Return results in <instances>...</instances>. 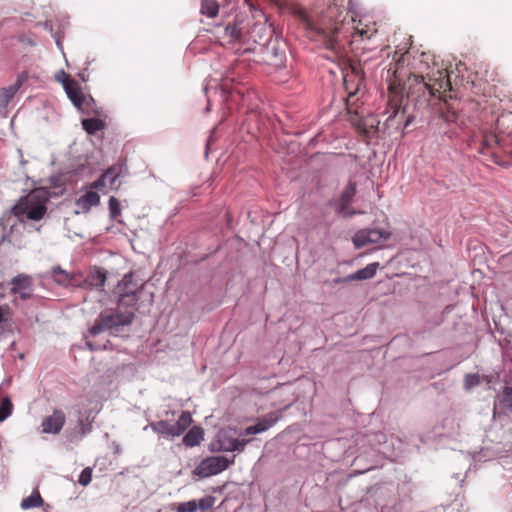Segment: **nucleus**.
I'll use <instances>...</instances> for the list:
<instances>
[{
	"label": "nucleus",
	"mask_w": 512,
	"mask_h": 512,
	"mask_svg": "<svg viewBox=\"0 0 512 512\" xmlns=\"http://www.w3.org/2000/svg\"><path fill=\"white\" fill-rule=\"evenodd\" d=\"M97 275H98V287L105 286L106 281L110 282V280H111V277H108L107 273L99 268H98Z\"/></svg>",
	"instance_id": "ea45409f"
},
{
	"label": "nucleus",
	"mask_w": 512,
	"mask_h": 512,
	"mask_svg": "<svg viewBox=\"0 0 512 512\" xmlns=\"http://www.w3.org/2000/svg\"><path fill=\"white\" fill-rule=\"evenodd\" d=\"M88 333L92 336H96V322L88 328Z\"/></svg>",
	"instance_id": "49530a36"
},
{
	"label": "nucleus",
	"mask_w": 512,
	"mask_h": 512,
	"mask_svg": "<svg viewBox=\"0 0 512 512\" xmlns=\"http://www.w3.org/2000/svg\"><path fill=\"white\" fill-rule=\"evenodd\" d=\"M139 285L133 281V274H126L122 280H117L113 293L118 297V304L136 309L139 300Z\"/></svg>",
	"instance_id": "20e7f679"
},
{
	"label": "nucleus",
	"mask_w": 512,
	"mask_h": 512,
	"mask_svg": "<svg viewBox=\"0 0 512 512\" xmlns=\"http://www.w3.org/2000/svg\"><path fill=\"white\" fill-rule=\"evenodd\" d=\"M89 100L94 103V98L90 95Z\"/></svg>",
	"instance_id": "603ef678"
},
{
	"label": "nucleus",
	"mask_w": 512,
	"mask_h": 512,
	"mask_svg": "<svg viewBox=\"0 0 512 512\" xmlns=\"http://www.w3.org/2000/svg\"><path fill=\"white\" fill-rule=\"evenodd\" d=\"M250 442V439H231L221 443L220 450L225 452H242L245 446Z\"/></svg>",
	"instance_id": "5701e85b"
},
{
	"label": "nucleus",
	"mask_w": 512,
	"mask_h": 512,
	"mask_svg": "<svg viewBox=\"0 0 512 512\" xmlns=\"http://www.w3.org/2000/svg\"><path fill=\"white\" fill-rule=\"evenodd\" d=\"M82 128L89 136L96 135V115L93 117L83 118L81 120Z\"/></svg>",
	"instance_id": "7c9ffc66"
},
{
	"label": "nucleus",
	"mask_w": 512,
	"mask_h": 512,
	"mask_svg": "<svg viewBox=\"0 0 512 512\" xmlns=\"http://www.w3.org/2000/svg\"><path fill=\"white\" fill-rule=\"evenodd\" d=\"M98 132L104 130L105 128L111 127L113 132L115 131V125L111 118L107 121V116L98 110Z\"/></svg>",
	"instance_id": "2f4dec72"
},
{
	"label": "nucleus",
	"mask_w": 512,
	"mask_h": 512,
	"mask_svg": "<svg viewBox=\"0 0 512 512\" xmlns=\"http://www.w3.org/2000/svg\"><path fill=\"white\" fill-rule=\"evenodd\" d=\"M481 383V377L479 374H467L464 379V387L469 390Z\"/></svg>",
	"instance_id": "f704fd0d"
},
{
	"label": "nucleus",
	"mask_w": 512,
	"mask_h": 512,
	"mask_svg": "<svg viewBox=\"0 0 512 512\" xmlns=\"http://www.w3.org/2000/svg\"><path fill=\"white\" fill-rule=\"evenodd\" d=\"M13 412V403L9 396H4L0 401V423L4 422Z\"/></svg>",
	"instance_id": "c85d7f7f"
},
{
	"label": "nucleus",
	"mask_w": 512,
	"mask_h": 512,
	"mask_svg": "<svg viewBox=\"0 0 512 512\" xmlns=\"http://www.w3.org/2000/svg\"><path fill=\"white\" fill-rule=\"evenodd\" d=\"M13 330L14 326L12 320L4 315L3 322H0V338L8 334H12Z\"/></svg>",
	"instance_id": "473e14b6"
},
{
	"label": "nucleus",
	"mask_w": 512,
	"mask_h": 512,
	"mask_svg": "<svg viewBox=\"0 0 512 512\" xmlns=\"http://www.w3.org/2000/svg\"><path fill=\"white\" fill-rule=\"evenodd\" d=\"M378 267H379L378 262L370 263L366 267L356 271L353 274H350L349 278L352 279L353 281L371 279L375 276Z\"/></svg>",
	"instance_id": "a211bd4d"
},
{
	"label": "nucleus",
	"mask_w": 512,
	"mask_h": 512,
	"mask_svg": "<svg viewBox=\"0 0 512 512\" xmlns=\"http://www.w3.org/2000/svg\"><path fill=\"white\" fill-rule=\"evenodd\" d=\"M8 284L12 285L10 294H18L21 300H28L31 298L33 281L30 275L23 273L18 274L17 276L13 277Z\"/></svg>",
	"instance_id": "1a4fd4ad"
},
{
	"label": "nucleus",
	"mask_w": 512,
	"mask_h": 512,
	"mask_svg": "<svg viewBox=\"0 0 512 512\" xmlns=\"http://www.w3.org/2000/svg\"><path fill=\"white\" fill-rule=\"evenodd\" d=\"M61 191L51 192L46 186H39L32 189L28 194L22 196L13 208L14 214L28 220L40 221L47 214V202L52 197H59Z\"/></svg>",
	"instance_id": "7ed1b4c3"
},
{
	"label": "nucleus",
	"mask_w": 512,
	"mask_h": 512,
	"mask_svg": "<svg viewBox=\"0 0 512 512\" xmlns=\"http://www.w3.org/2000/svg\"><path fill=\"white\" fill-rule=\"evenodd\" d=\"M501 403L509 412H512V387L504 388Z\"/></svg>",
	"instance_id": "c9c22d12"
},
{
	"label": "nucleus",
	"mask_w": 512,
	"mask_h": 512,
	"mask_svg": "<svg viewBox=\"0 0 512 512\" xmlns=\"http://www.w3.org/2000/svg\"><path fill=\"white\" fill-rule=\"evenodd\" d=\"M69 173L70 172L58 173L47 178L46 181L50 184L51 188L53 189L52 192L61 191L60 196L64 194V192L66 191V182L69 180Z\"/></svg>",
	"instance_id": "6ab92c4d"
},
{
	"label": "nucleus",
	"mask_w": 512,
	"mask_h": 512,
	"mask_svg": "<svg viewBox=\"0 0 512 512\" xmlns=\"http://www.w3.org/2000/svg\"><path fill=\"white\" fill-rule=\"evenodd\" d=\"M386 80L392 109L387 122L398 117L404 92L407 100L419 106H430L433 100L447 102L455 97L447 70L427 52L406 51L401 55L396 52L387 69Z\"/></svg>",
	"instance_id": "f257e3e1"
},
{
	"label": "nucleus",
	"mask_w": 512,
	"mask_h": 512,
	"mask_svg": "<svg viewBox=\"0 0 512 512\" xmlns=\"http://www.w3.org/2000/svg\"><path fill=\"white\" fill-rule=\"evenodd\" d=\"M192 416L188 411H183L178 420L172 424L174 436H180L191 425Z\"/></svg>",
	"instance_id": "412c9836"
},
{
	"label": "nucleus",
	"mask_w": 512,
	"mask_h": 512,
	"mask_svg": "<svg viewBox=\"0 0 512 512\" xmlns=\"http://www.w3.org/2000/svg\"><path fill=\"white\" fill-rule=\"evenodd\" d=\"M43 505H44V500H43L40 492L37 489L33 490L32 493L28 497L23 498L20 503V507L23 510L39 508V507H42Z\"/></svg>",
	"instance_id": "aec40b11"
},
{
	"label": "nucleus",
	"mask_w": 512,
	"mask_h": 512,
	"mask_svg": "<svg viewBox=\"0 0 512 512\" xmlns=\"http://www.w3.org/2000/svg\"><path fill=\"white\" fill-rule=\"evenodd\" d=\"M231 93H237L238 95L243 97V93L240 90H238L236 87L232 88Z\"/></svg>",
	"instance_id": "de8ad7c7"
},
{
	"label": "nucleus",
	"mask_w": 512,
	"mask_h": 512,
	"mask_svg": "<svg viewBox=\"0 0 512 512\" xmlns=\"http://www.w3.org/2000/svg\"><path fill=\"white\" fill-rule=\"evenodd\" d=\"M391 233L382 229H361L355 233L352 242L355 248L359 249L369 244H380L386 242Z\"/></svg>",
	"instance_id": "0eeeda50"
},
{
	"label": "nucleus",
	"mask_w": 512,
	"mask_h": 512,
	"mask_svg": "<svg viewBox=\"0 0 512 512\" xmlns=\"http://www.w3.org/2000/svg\"><path fill=\"white\" fill-rule=\"evenodd\" d=\"M78 77H79L83 82L88 81V79H89V72H88V69H87V68L82 69V70L78 73Z\"/></svg>",
	"instance_id": "a19ab883"
},
{
	"label": "nucleus",
	"mask_w": 512,
	"mask_h": 512,
	"mask_svg": "<svg viewBox=\"0 0 512 512\" xmlns=\"http://www.w3.org/2000/svg\"><path fill=\"white\" fill-rule=\"evenodd\" d=\"M234 459L235 456H233L232 459H228L226 456L207 457L200 462L193 473L201 478L217 475L233 464Z\"/></svg>",
	"instance_id": "423d86ee"
},
{
	"label": "nucleus",
	"mask_w": 512,
	"mask_h": 512,
	"mask_svg": "<svg viewBox=\"0 0 512 512\" xmlns=\"http://www.w3.org/2000/svg\"><path fill=\"white\" fill-rule=\"evenodd\" d=\"M192 416L188 411H183L178 420L172 424L174 436H180L191 425Z\"/></svg>",
	"instance_id": "4be33fe9"
},
{
	"label": "nucleus",
	"mask_w": 512,
	"mask_h": 512,
	"mask_svg": "<svg viewBox=\"0 0 512 512\" xmlns=\"http://www.w3.org/2000/svg\"><path fill=\"white\" fill-rule=\"evenodd\" d=\"M198 508L202 511L209 510L214 504V498L212 496H206L199 500Z\"/></svg>",
	"instance_id": "4c0bfd02"
},
{
	"label": "nucleus",
	"mask_w": 512,
	"mask_h": 512,
	"mask_svg": "<svg viewBox=\"0 0 512 512\" xmlns=\"http://www.w3.org/2000/svg\"><path fill=\"white\" fill-rule=\"evenodd\" d=\"M498 145V136L493 132H484L481 141L480 153L493 149Z\"/></svg>",
	"instance_id": "bb28decb"
},
{
	"label": "nucleus",
	"mask_w": 512,
	"mask_h": 512,
	"mask_svg": "<svg viewBox=\"0 0 512 512\" xmlns=\"http://www.w3.org/2000/svg\"><path fill=\"white\" fill-rule=\"evenodd\" d=\"M356 194V183L350 181L342 192L340 198L337 201V212L342 216H351L355 212L348 211L349 205L351 204Z\"/></svg>",
	"instance_id": "4468645a"
},
{
	"label": "nucleus",
	"mask_w": 512,
	"mask_h": 512,
	"mask_svg": "<svg viewBox=\"0 0 512 512\" xmlns=\"http://www.w3.org/2000/svg\"><path fill=\"white\" fill-rule=\"evenodd\" d=\"M83 342H84V345L89 348V350H91V351L96 350V345L94 344V342L87 340L85 336H84Z\"/></svg>",
	"instance_id": "37998d69"
},
{
	"label": "nucleus",
	"mask_w": 512,
	"mask_h": 512,
	"mask_svg": "<svg viewBox=\"0 0 512 512\" xmlns=\"http://www.w3.org/2000/svg\"><path fill=\"white\" fill-rule=\"evenodd\" d=\"M0 297H4V294H0Z\"/></svg>",
	"instance_id": "864d4df0"
},
{
	"label": "nucleus",
	"mask_w": 512,
	"mask_h": 512,
	"mask_svg": "<svg viewBox=\"0 0 512 512\" xmlns=\"http://www.w3.org/2000/svg\"><path fill=\"white\" fill-rule=\"evenodd\" d=\"M63 89L73 106L77 108L81 113H84L83 105L85 103L86 97L79 83L75 79L69 80L67 83H64Z\"/></svg>",
	"instance_id": "f8f14e48"
},
{
	"label": "nucleus",
	"mask_w": 512,
	"mask_h": 512,
	"mask_svg": "<svg viewBox=\"0 0 512 512\" xmlns=\"http://www.w3.org/2000/svg\"><path fill=\"white\" fill-rule=\"evenodd\" d=\"M151 428L158 434L175 437L172 424L167 421L161 420L152 423Z\"/></svg>",
	"instance_id": "cd10ccee"
},
{
	"label": "nucleus",
	"mask_w": 512,
	"mask_h": 512,
	"mask_svg": "<svg viewBox=\"0 0 512 512\" xmlns=\"http://www.w3.org/2000/svg\"><path fill=\"white\" fill-rule=\"evenodd\" d=\"M224 36L230 43L241 42L243 38L242 31L237 24H228L225 28Z\"/></svg>",
	"instance_id": "393cba45"
},
{
	"label": "nucleus",
	"mask_w": 512,
	"mask_h": 512,
	"mask_svg": "<svg viewBox=\"0 0 512 512\" xmlns=\"http://www.w3.org/2000/svg\"><path fill=\"white\" fill-rule=\"evenodd\" d=\"M76 214L88 212L93 206H96V180L90 182L89 190L75 201Z\"/></svg>",
	"instance_id": "ddd939ff"
},
{
	"label": "nucleus",
	"mask_w": 512,
	"mask_h": 512,
	"mask_svg": "<svg viewBox=\"0 0 512 512\" xmlns=\"http://www.w3.org/2000/svg\"><path fill=\"white\" fill-rule=\"evenodd\" d=\"M198 504L196 500L180 503L177 507L178 512H196Z\"/></svg>",
	"instance_id": "e433bc0d"
},
{
	"label": "nucleus",
	"mask_w": 512,
	"mask_h": 512,
	"mask_svg": "<svg viewBox=\"0 0 512 512\" xmlns=\"http://www.w3.org/2000/svg\"><path fill=\"white\" fill-rule=\"evenodd\" d=\"M29 79V72L27 70H23L17 75V79L15 83L8 87H3L0 89V109L7 108L9 103L15 97L16 93L25 84Z\"/></svg>",
	"instance_id": "9d476101"
},
{
	"label": "nucleus",
	"mask_w": 512,
	"mask_h": 512,
	"mask_svg": "<svg viewBox=\"0 0 512 512\" xmlns=\"http://www.w3.org/2000/svg\"><path fill=\"white\" fill-rule=\"evenodd\" d=\"M96 170V167L93 163H91L88 158L85 159L84 162H81L77 165V167L72 171L74 176L76 177H85L87 175H91Z\"/></svg>",
	"instance_id": "b1692460"
},
{
	"label": "nucleus",
	"mask_w": 512,
	"mask_h": 512,
	"mask_svg": "<svg viewBox=\"0 0 512 512\" xmlns=\"http://www.w3.org/2000/svg\"><path fill=\"white\" fill-rule=\"evenodd\" d=\"M204 438V431L199 426L192 427L183 437V444L187 447H194L201 443Z\"/></svg>",
	"instance_id": "f3484780"
},
{
	"label": "nucleus",
	"mask_w": 512,
	"mask_h": 512,
	"mask_svg": "<svg viewBox=\"0 0 512 512\" xmlns=\"http://www.w3.org/2000/svg\"><path fill=\"white\" fill-rule=\"evenodd\" d=\"M51 277L54 282L64 287L76 286L80 282L78 275L63 270L60 265L52 267Z\"/></svg>",
	"instance_id": "2eb2a0df"
},
{
	"label": "nucleus",
	"mask_w": 512,
	"mask_h": 512,
	"mask_svg": "<svg viewBox=\"0 0 512 512\" xmlns=\"http://www.w3.org/2000/svg\"><path fill=\"white\" fill-rule=\"evenodd\" d=\"M201 13L210 18L217 16L219 5L216 0H201Z\"/></svg>",
	"instance_id": "a878e982"
},
{
	"label": "nucleus",
	"mask_w": 512,
	"mask_h": 512,
	"mask_svg": "<svg viewBox=\"0 0 512 512\" xmlns=\"http://www.w3.org/2000/svg\"><path fill=\"white\" fill-rule=\"evenodd\" d=\"M89 278L91 280L96 279V266L90 267Z\"/></svg>",
	"instance_id": "a18cd8bd"
},
{
	"label": "nucleus",
	"mask_w": 512,
	"mask_h": 512,
	"mask_svg": "<svg viewBox=\"0 0 512 512\" xmlns=\"http://www.w3.org/2000/svg\"><path fill=\"white\" fill-rule=\"evenodd\" d=\"M278 418L272 417L271 415L267 418H263L259 420L255 425L249 426L244 430L245 435H253L257 433L264 432L271 428L276 422Z\"/></svg>",
	"instance_id": "dca6fc26"
},
{
	"label": "nucleus",
	"mask_w": 512,
	"mask_h": 512,
	"mask_svg": "<svg viewBox=\"0 0 512 512\" xmlns=\"http://www.w3.org/2000/svg\"><path fill=\"white\" fill-rule=\"evenodd\" d=\"M135 318V309L104 311L98 319V332L102 330L118 331L120 327L129 326Z\"/></svg>",
	"instance_id": "39448f33"
},
{
	"label": "nucleus",
	"mask_w": 512,
	"mask_h": 512,
	"mask_svg": "<svg viewBox=\"0 0 512 512\" xmlns=\"http://www.w3.org/2000/svg\"><path fill=\"white\" fill-rule=\"evenodd\" d=\"M5 311H7V313H9V307L8 306H5V307L0 306V322H3V316L5 315Z\"/></svg>",
	"instance_id": "c03bdc74"
},
{
	"label": "nucleus",
	"mask_w": 512,
	"mask_h": 512,
	"mask_svg": "<svg viewBox=\"0 0 512 512\" xmlns=\"http://www.w3.org/2000/svg\"><path fill=\"white\" fill-rule=\"evenodd\" d=\"M92 473H93L92 467L84 468L78 477V483L81 486H87L92 481Z\"/></svg>",
	"instance_id": "72a5a7b5"
},
{
	"label": "nucleus",
	"mask_w": 512,
	"mask_h": 512,
	"mask_svg": "<svg viewBox=\"0 0 512 512\" xmlns=\"http://www.w3.org/2000/svg\"><path fill=\"white\" fill-rule=\"evenodd\" d=\"M65 414L60 409H55L52 415L45 417L42 421V432L47 434H58L65 424Z\"/></svg>",
	"instance_id": "9b49d317"
},
{
	"label": "nucleus",
	"mask_w": 512,
	"mask_h": 512,
	"mask_svg": "<svg viewBox=\"0 0 512 512\" xmlns=\"http://www.w3.org/2000/svg\"><path fill=\"white\" fill-rule=\"evenodd\" d=\"M72 348L73 349H82L83 346L81 344H79V345L75 344V345L72 346Z\"/></svg>",
	"instance_id": "8fccbe9b"
},
{
	"label": "nucleus",
	"mask_w": 512,
	"mask_h": 512,
	"mask_svg": "<svg viewBox=\"0 0 512 512\" xmlns=\"http://www.w3.org/2000/svg\"><path fill=\"white\" fill-rule=\"evenodd\" d=\"M5 286V283L4 282H0V289L4 288Z\"/></svg>",
	"instance_id": "3c124183"
},
{
	"label": "nucleus",
	"mask_w": 512,
	"mask_h": 512,
	"mask_svg": "<svg viewBox=\"0 0 512 512\" xmlns=\"http://www.w3.org/2000/svg\"><path fill=\"white\" fill-rule=\"evenodd\" d=\"M109 216L112 220H116L121 223L119 217L121 216V205L118 199L114 196H111L109 199Z\"/></svg>",
	"instance_id": "c756f323"
},
{
	"label": "nucleus",
	"mask_w": 512,
	"mask_h": 512,
	"mask_svg": "<svg viewBox=\"0 0 512 512\" xmlns=\"http://www.w3.org/2000/svg\"><path fill=\"white\" fill-rule=\"evenodd\" d=\"M293 14L307 37L319 42L329 52L328 58L332 60L345 59L356 37L370 40L378 32L376 23L359 20L356 24L354 18H348V12L337 5L329 6L316 21L300 6L293 9Z\"/></svg>",
	"instance_id": "f03ea898"
},
{
	"label": "nucleus",
	"mask_w": 512,
	"mask_h": 512,
	"mask_svg": "<svg viewBox=\"0 0 512 512\" xmlns=\"http://www.w3.org/2000/svg\"><path fill=\"white\" fill-rule=\"evenodd\" d=\"M350 281H353L352 279L349 278V275L346 276V277H338V278H335L333 280V283L334 284H342V283H346V282H350Z\"/></svg>",
	"instance_id": "79ce46f5"
},
{
	"label": "nucleus",
	"mask_w": 512,
	"mask_h": 512,
	"mask_svg": "<svg viewBox=\"0 0 512 512\" xmlns=\"http://www.w3.org/2000/svg\"><path fill=\"white\" fill-rule=\"evenodd\" d=\"M70 74H67L63 69L59 70L55 75V80L62 84L64 87V83H67L69 80H73Z\"/></svg>",
	"instance_id": "58836bf2"
},
{
	"label": "nucleus",
	"mask_w": 512,
	"mask_h": 512,
	"mask_svg": "<svg viewBox=\"0 0 512 512\" xmlns=\"http://www.w3.org/2000/svg\"><path fill=\"white\" fill-rule=\"evenodd\" d=\"M79 423H80V425H81V430H82V435H83V434H85V433H86V429H85V426H84V424H83V421H82V420H80V421H79Z\"/></svg>",
	"instance_id": "09e8293b"
},
{
	"label": "nucleus",
	"mask_w": 512,
	"mask_h": 512,
	"mask_svg": "<svg viewBox=\"0 0 512 512\" xmlns=\"http://www.w3.org/2000/svg\"><path fill=\"white\" fill-rule=\"evenodd\" d=\"M124 173V166L120 163L109 167L104 174L98 178V190H117L121 186L120 177Z\"/></svg>",
	"instance_id": "6e6552de"
}]
</instances>
